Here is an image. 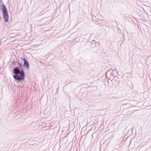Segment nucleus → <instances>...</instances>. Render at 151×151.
Masks as SVG:
<instances>
[{
	"instance_id": "7ed1b4c3",
	"label": "nucleus",
	"mask_w": 151,
	"mask_h": 151,
	"mask_svg": "<svg viewBox=\"0 0 151 151\" xmlns=\"http://www.w3.org/2000/svg\"><path fill=\"white\" fill-rule=\"evenodd\" d=\"M20 78L22 79V80H23L24 78V72L23 70H22L21 72H20Z\"/></svg>"
},
{
	"instance_id": "f257e3e1",
	"label": "nucleus",
	"mask_w": 151,
	"mask_h": 151,
	"mask_svg": "<svg viewBox=\"0 0 151 151\" xmlns=\"http://www.w3.org/2000/svg\"><path fill=\"white\" fill-rule=\"evenodd\" d=\"M2 7L1 8V10L3 12L4 19L5 22H7L8 21V18L7 10L4 4H2Z\"/></svg>"
},
{
	"instance_id": "f03ea898",
	"label": "nucleus",
	"mask_w": 151,
	"mask_h": 151,
	"mask_svg": "<svg viewBox=\"0 0 151 151\" xmlns=\"http://www.w3.org/2000/svg\"><path fill=\"white\" fill-rule=\"evenodd\" d=\"M23 60L24 66L27 68V69H28L29 68V63L27 61L25 58H24Z\"/></svg>"
},
{
	"instance_id": "20e7f679",
	"label": "nucleus",
	"mask_w": 151,
	"mask_h": 151,
	"mask_svg": "<svg viewBox=\"0 0 151 151\" xmlns=\"http://www.w3.org/2000/svg\"><path fill=\"white\" fill-rule=\"evenodd\" d=\"M14 73L16 74H17L20 73V71L19 70L16 68H14L13 70Z\"/></svg>"
},
{
	"instance_id": "39448f33",
	"label": "nucleus",
	"mask_w": 151,
	"mask_h": 151,
	"mask_svg": "<svg viewBox=\"0 0 151 151\" xmlns=\"http://www.w3.org/2000/svg\"><path fill=\"white\" fill-rule=\"evenodd\" d=\"M13 77L16 80L19 81L22 80V79L20 78V77L18 75H14L13 76Z\"/></svg>"
}]
</instances>
